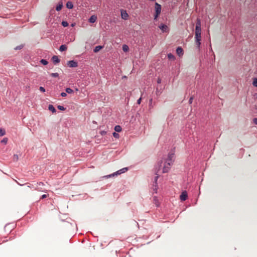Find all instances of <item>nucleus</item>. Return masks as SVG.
I'll list each match as a JSON object with an SVG mask.
<instances>
[{"instance_id": "obj_1", "label": "nucleus", "mask_w": 257, "mask_h": 257, "mask_svg": "<svg viewBox=\"0 0 257 257\" xmlns=\"http://www.w3.org/2000/svg\"><path fill=\"white\" fill-rule=\"evenodd\" d=\"M201 21L199 19H197L195 27V43L198 49L200 48L201 40Z\"/></svg>"}, {"instance_id": "obj_2", "label": "nucleus", "mask_w": 257, "mask_h": 257, "mask_svg": "<svg viewBox=\"0 0 257 257\" xmlns=\"http://www.w3.org/2000/svg\"><path fill=\"white\" fill-rule=\"evenodd\" d=\"M45 186V184L44 183L40 182H37L35 184V185H32V187L35 188V189L38 191H41V192H47V190H44L43 187Z\"/></svg>"}, {"instance_id": "obj_3", "label": "nucleus", "mask_w": 257, "mask_h": 257, "mask_svg": "<svg viewBox=\"0 0 257 257\" xmlns=\"http://www.w3.org/2000/svg\"><path fill=\"white\" fill-rule=\"evenodd\" d=\"M162 163V162H161L160 164H159V168H158V171L156 173V174L157 175V176H156L155 178V181H154V184H153V189L154 190V191L155 192V193H157V189H158V186H157V180L159 178V175L158 174H157L158 172L161 169V164Z\"/></svg>"}, {"instance_id": "obj_4", "label": "nucleus", "mask_w": 257, "mask_h": 257, "mask_svg": "<svg viewBox=\"0 0 257 257\" xmlns=\"http://www.w3.org/2000/svg\"><path fill=\"white\" fill-rule=\"evenodd\" d=\"M127 171V168H123L117 171H116V172L115 173H113L110 175H107V176H104L103 177L104 178H110L111 177H113V176H114L115 175H120L122 173H123L124 172H125L126 171Z\"/></svg>"}, {"instance_id": "obj_5", "label": "nucleus", "mask_w": 257, "mask_h": 257, "mask_svg": "<svg viewBox=\"0 0 257 257\" xmlns=\"http://www.w3.org/2000/svg\"><path fill=\"white\" fill-rule=\"evenodd\" d=\"M155 11L156 14L155 15L154 19H156L158 16L160 14L161 11V6L157 3H155Z\"/></svg>"}, {"instance_id": "obj_6", "label": "nucleus", "mask_w": 257, "mask_h": 257, "mask_svg": "<svg viewBox=\"0 0 257 257\" xmlns=\"http://www.w3.org/2000/svg\"><path fill=\"white\" fill-rule=\"evenodd\" d=\"M173 163H171L170 162H168V161H166V162L164 163L163 169V173H165L169 171L171 165Z\"/></svg>"}, {"instance_id": "obj_7", "label": "nucleus", "mask_w": 257, "mask_h": 257, "mask_svg": "<svg viewBox=\"0 0 257 257\" xmlns=\"http://www.w3.org/2000/svg\"><path fill=\"white\" fill-rule=\"evenodd\" d=\"M174 158V151H172L171 152L169 153L168 156V158L166 161H168V162L173 163V162L174 161V160H173Z\"/></svg>"}, {"instance_id": "obj_8", "label": "nucleus", "mask_w": 257, "mask_h": 257, "mask_svg": "<svg viewBox=\"0 0 257 257\" xmlns=\"http://www.w3.org/2000/svg\"><path fill=\"white\" fill-rule=\"evenodd\" d=\"M67 65L71 68L76 67L78 66V63L75 60H70L68 61Z\"/></svg>"}, {"instance_id": "obj_9", "label": "nucleus", "mask_w": 257, "mask_h": 257, "mask_svg": "<svg viewBox=\"0 0 257 257\" xmlns=\"http://www.w3.org/2000/svg\"><path fill=\"white\" fill-rule=\"evenodd\" d=\"M121 17L122 19L126 20L128 18V15L126 11L124 10H120Z\"/></svg>"}, {"instance_id": "obj_10", "label": "nucleus", "mask_w": 257, "mask_h": 257, "mask_svg": "<svg viewBox=\"0 0 257 257\" xmlns=\"http://www.w3.org/2000/svg\"><path fill=\"white\" fill-rule=\"evenodd\" d=\"M187 198V193L186 191L183 192L180 196V199L181 201H185Z\"/></svg>"}, {"instance_id": "obj_11", "label": "nucleus", "mask_w": 257, "mask_h": 257, "mask_svg": "<svg viewBox=\"0 0 257 257\" xmlns=\"http://www.w3.org/2000/svg\"><path fill=\"white\" fill-rule=\"evenodd\" d=\"M176 53L179 56H181L183 55V50L181 47H178L176 49Z\"/></svg>"}, {"instance_id": "obj_12", "label": "nucleus", "mask_w": 257, "mask_h": 257, "mask_svg": "<svg viewBox=\"0 0 257 257\" xmlns=\"http://www.w3.org/2000/svg\"><path fill=\"white\" fill-rule=\"evenodd\" d=\"M52 60L54 64H57L59 63L60 60L57 56H53L52 58Z\"/></svg>"}, {"instance_id": "obj_13", "label": "nucleus", "mask_w": 257, "mask_h": 257, "mask_svg": "<svg viewBox=\"0 0 257 257\" xmlns=\"http://www.w3.org/2000/svg\"><path fill=\"white\" fill-rule=\"evenodd\" d=\"M96 20H97L96 16L93 15V16H91L90 17V18L89 19V22L91 23H94V22H96Z\"/></svg>"}, {"instance_id": "obj_14", "label": "nucleus", "mask_w": 257, "mask_h": 257, "mask_svg": "<svg viewBox=\"0 0 257 257\" xmlns=\"http://www.w3.org/2000/svg\"><path fill=\"white\" fill-rule=\"evenodd\" d=\"M159 28L162 30L163 32H166V30H167L168 29V27L167 26L164 25V24H161L160 26H159Z\"/></svg>"}, {"instance_id": "obj_15", "label": "nucleus", "mask_w": 257, "mask_h": 257, "mask_svg": "<svg viewBox=\"0 0 257 257\" xmlns=\"http://www.w3.org/2000/svg\"><path fill=\"white\" fill-rule=\"evenodd\" d=\"M63 7V3L62 2H59L56 8V10L57 11H60Z\"/></svg>"}, {"instance_id": "obj_16", "label": "nucleus", "mask_w": 257, "mask_h": 257, "mask_svg": "<svg viewBox=\"0 0 257 257\" xmlns=\"http://www.w3.org/2000/svg\"><path fill=\"white\" fill-rule=\"evenodd\" d=\"M48 109L50 111H52L53 113L56 112V110L55 107L52 104H49L48 106Z\"/></svg>"}, {"instance_id": "obj_17", "label": "nucleus", "mask_w": 257, "mask_h": 257, "mask_svg": "<svg viewBox=\"0 0 257 257\" xmlns=\"http://www.w3.org/2000/svg\"><path fill=\"white\" fill-rule=\"evenodd\" d=\"M153 202L156 204V206L157 207H158L159 206L160 203H159L158 199L157 198V197L156 196H154L153 197Z\"/></svg>"}, {"instance_id": "obj_18", "label": "nucleus", "mask_w": 257, "mask_h": 257, "mask_svg": "<svg viewBox=\"0 0 257 257\" xmlns=\"http://www.w3.org/2000/svg\"><path fill=\"white\" fill-rule=\"evenodd\" d=\"M103 48V46H100V45H99V46H96L94 49H93V52L94 53H97L98 52L99 50H100L102 48Z\"/></svg>"}, {"instance_id": "obj_19", "label": "nucleus", "mask_w": 257, "mask_h": 257, "mask_svg": "<svg viewBox=\"0 0 257 257\" xmlns=\"http://www.w3.org/2000/svg\"><path fill=\"white\" fill-rule=\"evenodd\" d=\"M66 7L69 9H71L73 8V4L71 2H68L66 3Z\"/></svg>"}, {"instance_id": "obj_20", "label": "nucleus", "mask_w": 257, "mask_h": 257, "mask_svg": "<svg viewBox=\"0 0 257 257\" xmlns=\"http://www.w3.org/2000/svg\"><path fill=\"white\" fill-rule=\"evenodd\" d=\"M168 58L171 60H174L175 59V56L172 53H169L167 55Z\"/></svg>"}, {"instance_id": "obj_21", "label": "nucleus", "mask_w": 257, "mask_h": 257, "mask_svg": "<svg viewBox=\"0 0 257 257\" xmlns=\"http://www.w3.org/2000/svg\"><path fill=\"white\" fill-rule=\"evenodd\" d=\"M67 49V47L65 45H62L60 46V48H59V51H64L65 50H66Z\"/></svg>"}, {"instance_id": "obj_22", "label": "nucleus", "mask_w": 257, "mask_h": 257, "mask_svg": "<svg viewBox=\"0 0 257 257\" xmlns=\"http://www.w3.org/2000/svg\"><path fill=\"white\" fill-rule=\"evenodd\" d=\"M65 90H66V92L68 94H71L74 92L73 90L69 87L66 88Z\"/></svg>"}, {"instance_id": "obj_23", "label": "nucleus", "mask_w": 257, "mask_h": 257, "mask_svg": "<svg viewBox=\"0 0 257 257\" xmlns=\"http://www.w3.org/2000/svg\"><path fill=\"white\" fill-rule=\"evenodd\" d=\"M114 130L116 132H120L121 131V127L120 125H116L114 127Z\"/></svg>"}, {"instance_id": "obj_24", "label": "nucleus", "mask_w": 257, "mask_h": 257, "mask_svg": "<svg viewBox=\"0 0 257 257\" xmlns=\"http://www.w3.org/2000/svg\"><path fill=\"white\" fill-rule=\"evenodd\" d=\"M6 134V131L5 129L1 128H0V137H2Z\"/></svg>"}, {"instance_id": "obj_25", "label": "nucleus", "mask_w": 257, "mask_h": 257, "mask_svg": "<svg viewBox=\"0 0 257 257\" xmlns=\"http://www.w3.org/2000/svg\"><path fill=\"white\" fill-rule=\"evenodd\" d=\"M128 49V47L126 45H123L122 46V50L124 52H127Z\"/></svg>"}, {"instance_id": "obj_26", "label": "nucleus", "mask_w": 257, "mask_h": 257, "mask_svg": "<svg viewBox=\"0 0 257 257\" xmlns=\"http://www.w3.org/2000/svg\"><path fill=\"white\" fill-rule=\"evenodd\" d=\"M40 62L44 65H46L48 63V62L46 59H41Z\"/></svg>"}, {"instance_id": "obj_27", "label": "nucleus", "mask_w": 257, "mask_h": 257, "mask_svg": "<svg viewBox=\"0 0 257 257\" xmlns=\"http://www.w3.org/2000/svg\"><path fill=\"white\" fill-rule=\"evenodd\" d=\"M57 108H58V109H59V110H62V111H64V110H66V109L65 107H64L63 106H62V105H58Z\"/></svg>"}, {"instance_id": "obj_28", "label": "nucleus", "mask_w": 257, "mask_h": 257, "mask_svg": "<svg viewBox=\"0 0 257 257\" xmlns=\"http://www.w3.org/2000/svg\"><path fill=\"white\" fill-rule=\"evenodd\" d=\"M62 26H63L64 27H66L68 26V23L66 21H62V23H61Z\"/></svg>"}, {"instance_id": "obj_29", "label": "nucleus", "mask_w": 257, "mask_h": 257, "mask_svg": "<svg viewBox=\"0 0 257 257\" xmlns=\"http://www.w3.org/2000/svg\"><path fill=\"white\" fill-rule=\"evenodd\" d=\"M252 84L254 86L257 87V78H255L253 79Z\"/></svg>"}, {"instance_id": "obj_30", "label": "nucleus", "mask_w": 257, "mask_h": 257, "mask_svg": "<svg viewBox=\"0 0 257 257\" xmlns=\"http://www.w3.org/2000/svg\"><path fill=\"white\" fill-rule=\"evenodd\" d=\"M50 75L53 77H58L59 76V74L58 73H52L50 74Z\"/></svg>"}, {"instance_id": "obj_31", "label": "nucleus", "mask_w": 257, "mask_h": 257, "mask_svg": "<svg viewBox=\"0 0 257 257\" xmlns=\"http://www.w3.org/2000/svg\"><path fill=\"white\" fill-rule=\"evenodd\" d=\"M8 139L7 138H4L2 141H1V143H4V144H6L8 142Z\"/></svg>"}, {"instance_id": "obj_32", "label": "nucleus", "mask_w": 257, "mask_h": 257, "mask_svg": "<svg viewBox=\"0 0 257 257\" xmlns=\"http://www.w3.org/2000/svg\"><path fill=\"white\" fill-rule=\"evenodd\" d=\"M39 90L42 92H45V89L44 87H42V86H40V88H39Z\"/></svg>"}, {"instance_id": "obj_33", "label": "nucleus", "mask_w": 257, "mask_h": 257, "mask_svg": "<svg viewBox=\"0 0 257 257\" xmlns=\"http://www.w3.org/2000/svg\"><path fill=\"white\" fill-rule=\"evenodd\" d=\"M23 47V45H20L15 48V50H20Z\"/></svg>"}, {"instance_id": "obj_34", "label": "nucleus", "mask_w": 257, "mask_h": 257, "mask_svg": "<svg viewBox=\"0 0 257 257\" xmlns=\"http://www.w3.org/2000/svg\"><path fill=\"white\" fill-rule=\"evenodd\" d=\"M60 95L62 97H65V96H67V93H66V92H62L61 93Z\"/></svg>"}, {"instance_id": "obj_35", "label": "nucleus", "mask_w": 257, "mask_h": 257, "mask_svg": "<svg viewBox=\"0 0 257 257\" xmlns=\"http://www.w3.org/2000/svg\"><path fill=\"white\" fill-rule=\"evenodd\" d=\"M107 132L105 131H101L100 133L101 135V136H104L106 134Z\"/></svg>"}, {"instance_id": "obj_36", "label": "nucleus", "mask_w": 257, "mask_h": 257, "mask_svg": "<svg viewBox=\"0 0 257 257\" xmlns=\"http://www.w3.org/2000/svg\"><path fill=\"white\" fill-rule=\"evenodd\" d=\"M113 136L115 137V138H117L118 137V134L117 133H116V132H113Z\"/></svg>"}, {"instance_id": "obj_37", "label": "nucleus", "mask_w": 257, "mask_h": 257, "mask_svg": "<svg viewBox=\"0 0 257 257\" xmlns=\"http://www.w3.org/2000/svg\"><path fill=\"white\" fill-rule=\"evenodd\" d=\"M193 98L192 97H191L189 100V103L191 104L193 101Z\"/></svg>"}, {"instance_id": "obj_38", "label": "nucleus", "mask_w": 257, "mask_h": 257, "mask_svg": "<svg viewBox=\"0 0 257 257\" xmlns=\"http://www.w3.org/2000/svg\"><path fill=\"white\" fill-rule=\"evenodd\" d=\"M48 195L44 194L41 196V199H44L47 197Z\"/></svg>"}, {"instance_id": "obj_39", "label": "nucleus", "mask_w": 257, "mask_h": 257, "mask_svg": "<svg viewBox=\"0 0 257 257\" xmlns=\"http://www.w3.org/2000/svg\"><path fill=\"white\" fill-rule=\"evenodd\" d=\"M157 83H158V84H160V83H161V79L160 78H158L157 79Z\"/></svg>"}, {"instance_id": "obj_40", "label": "nucleus", "mask_w": 257, "mask_h": 257, "mask_svg": "<svg viewBox=\"0 0 257 257\" xmlns=\"http://www.w3.org/2000/svg\"><path fill=\"white\" fill-rule=\"evenodd\" d=\"M141 100H142V98L140 97L139 99H138L137 100V103L138 104H140L141 103Z\"/></svg>"}, {"instance_id": "obj_41", "label": "nucleus", "mask_w": 257, "mask_h": 257, "mask_svg": "<svg viewBox=\"0 0 257 257\" xmlns=\"http://www.w3.org/2000/svg\"><path fill=\"white\" fill-rule=\"evenodd\" d=\"M253 121L255 124H257V118H253Z\"/></svg>"}, {"instance_id": "obj_42", "label": "nucleus", "mask_w": 257, "mask_h": 257, "mask_svg": "<svg viewBox=\"0 0 257 257\" xmlns=\"http://www.w3.org/2000/svg\"><path fill=\"white\" fill-rule=\"evenodd\" d=\"M74 25H75L74 24H71V26H72V27H73V26H74Z\"/></svg>"}]
</instances>
